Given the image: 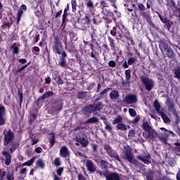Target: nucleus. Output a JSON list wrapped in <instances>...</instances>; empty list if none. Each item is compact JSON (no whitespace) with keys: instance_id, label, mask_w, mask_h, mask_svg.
Segmentation results:
<instances>
[{"instance_id":"obj_59","label":"nucleus","mask_w":180,"mask_h":180,"mask_svg":"<svg viewBox=\"0 0 180 180\" xmlns=\"http://www.w3.org/2000/svg\"><path fill=\"white\" fill-rule=\"evenodd\" d=\"M138 8H139V9H140V11H146V6H143V4H139Z\"/></svg>"},{"instance_id":"obj_26","label":"nucleus","mask_w":180,"mask_h":180,"mask_svg":"<svg viewBox=\"0 0 180 180\" xmlns=\"http://www.w3.org/2000/svg\"><path fill=\"white\" fill-rule=\"evenodd\" d=\"M154 105V108L155 109V110L158 112V113H159V115H160V113H162L161 111H160V109H161V105H160V103H158V101H155L153 103Z\"/></svg>"},{"instance_id":"obj_24","label":"nucleus","mask_w":180,"mask_h":180,"mask_svg":"<svg viewBox=\"0 0 180 180\" xmlns=\"http://www.w3.org/2000/svg\"><path fill=\"white\" fill-rule=\"evenodd\" d=\"M123 122V117L122 115H117V117L112 120V124H119V123H122Z\"/></svg>"},{"instance_id":"obj_49","label":"nucleus","mask_w":180,"mask_h":180,"mask_svg":"<svg viewBox=\"0 0 180 180\" xmlns=\"http://www.w3.org/2000/svg\"><path fill=\"white\" fill-rule=\"evenodd\" d=\"M117 34H118L119 37H120V39H123V33L122 32V30H120V27H119L118 28L117 27V32H116Z\"/></svg>"},{"instance_id":"obj_56","label":"nucleus","mask_w":180,"mask_h":180,"mask_svg":"<svg viewBox=\"0 0 180 180\" xmlns=\"http://www.w3.org/2000/svg\"><path fill=\"white\" fill-rule=\"evenodd\" d=\"M11 24L9 22H5L1 25V27H11Z\"/></svg>"},{"instance_id":"obj_21","label":"nucleus","mask_w":180,"mask_h":180,"mask_svg":"<svg viewBox=\"0 0 180 180\" xmlns=\"http://www.w3.org/2000/svg\"><path fill=\"white\" fill-rule=\"evenodd\" d=\"M166 105L169 110H174V101L171 100L170 98H167Z\"/></svg>"},{"instance_id":"obj_44","label":"nucleus","mask_w":180,"mask_h":180,"mask_svg":"<svg viewBox=\"0 0 180 180\" xmlns=\"http://www.w3.org/2000/svg\"><path fill=\"white\" fill-rule=\"evenodd\" d=\"M34 160H36V158H32L30 160H27L26 162L27 163V167H30L31 165H33V163L34 162Z\"/></svg>"},{"instance_id":"obj_46","label":"nucleus","mask_w":180,"mask_h":180,"mask_svg":"<svg viewBox=\"0 0 180 180\" xmlns=\"http://www.w3.org/2000/svg\"><path fill=\"white\" fill-rule=\"evenodd\" d=\"M0 116H5V106L0 104Z\"/></svg>"},{"instance_id":"obj_45","label":"nucleus","mask_w":180,"mask_h":180,"mask_svg":"<svg viewBox=\"0 0 180 180\" xmlns=\"http://www.w3.org/2000/svg\"><path fill=\"white\" fill-rule=\"evenodd\" d=\"M125 75H126V79L129 81V79H130V77H131V72L130 71V70H127L125 71Z\"/></svg>"},{"instance_id":"obj_55","label":"nucleus","mask_w":180,"mask_h":180,"mask_svg":"<svg viewBox=\"0 0 180 180\" xmlns=\"http://www.w3.org/2000/svg\"><path fill=\"white\" fill-rule=\"evenodd\" d=\"M63 171H64V168H63V167H60L59 169H58L56 170V172H57L58 176H61V174H63Z\"/></svg>"},{"instance_id":"obj_38","label":"nucleus","mask_w":180,"mask_h":180,"mask_svg":"<svg viewBox=\"0 0 180 180\" xmlns=\"http://www.w3.org/2000/svg\"><path fill=\"white\" fill-rule=\"evenodd\" d=\"M129 114L131 117H134L136 116L137 112H136V110L133 108H129Z\"/></svg>"},{"instance_id":"obj_12","label":"nucleus","mask_w":180,"mask_h":180,"mask_svg":"<svg viewBox=\"0 0 180 180\" xmlns=\"http://www.w3.org/2000/svg\"><path fill=\"white\" fill-rule=\"evenodd\" d=\"M23 11H25V12L27 11V6H26V5L25 4H22L20 6V10L18 11V15H17L18 25H19V22H20V18H22V15H23Z\"/></svg>"},{"instance_id":"obj_18","label":"nucleus","mask_w":180,"mask_h":180,"mask_svg":"<svg viewBox=\"0 0 180 180\" xmlns=\"http://www.w3.org/2000/svg\"><path fill=\"white\" fill-rule=\"evenodd\" d=\"M117 129L118 130H121L122 131H126V130H127V129H130V126L129 125H126L124 123H119L117 124Z\"/></svg>"},{"instance_id":"obj_62","label":"nucleus","mask_w":180,"mask_h":180,"mask_svg":"<svg viewBox=\"0 0 180 180\" xmlns=\"http://www.w3.org/2000/svg\"><path fill=\"white\" fill-rule=\"evenodd\" d=\"M41 151H43V149L41 148V147H37L35 148V153H37V154H40Z\"/></svg>"},{"instance_id":"obj_9","label":"nucleus","mask_w":180,"mask_h":180,"mask_svg":"<svg viewBox=\"0 0 180 180\" xmlns=\"http://www.w3.org/2000/svg\"><path fill=\"white\" fill-rule=\"evenodd\" d=\"M62 47L61 44H60V39H58V38H56L53 47L54 53L60 56L61 54L60 49H62Z\"/></svg>"},{"instance_id":"obj_11","label":"nucleus","mask_w":180,"mask_h":180,"mask_svg":"<svg viewBox=\"0 0 180 180\" xmlns=\"http://www.w3.org/2000/svg\"><path fill=\"white\" fill-rule=\"evenodd\" d=\"M86 167L87 168V170L92 174L96 172V166H95V164L91 160H87L86 161Z\"/></svg>"},{"instance_id":"obj_6","label":"nucleus","mask_w":180,"mask_h":180,"mask_svg":"<svg viewBox=\"0 0 180 180\" xmlns=\"http://www.w3.org/2000/svg\"><path fill=\"white\" fill-rule=\"evenodd\" d=\"M137 101V96L135 94H129L123 99V102L127 105H133V103H136Z\"/></svg>"},{"instance_id":"obj_23","label":"nucleus","mask_w":180,"mask_h":180,"mask_svg":"<svg viewBox=\"0 0 180 180\" xmlns=\"http://www.w3.org/2000/svg\"><path fill=\"white\" fill-rule=\"evenodd\" d=\"M165 51L166 53V56H167L169 58H172V57H174V51H172V49L170 47L165 49Z\"/></svg>"},{"instance_id":"obj_53","label":"nucleus","mask_w":180,"mask_h":180,"mask_svg":"<svg viewBox=\"0 0 180 180\" xmlns=\"http://www.w3.org/2000/svg\"><path fill=\"white\" fill-rule=\"evenodd\" d=\"M117 31V27H114L110 31V34L112 36H116V32Z\"/></svg>"},{"instance_id":"obj_15","label":"nucleus","mask_w":180,"mask_h":180,"mask_svg":"<svg viewBox=\"0 0 180 180\" xmlns=\"http://www.w3.org/2000/svg\"><path fill=\"white\" fill-rule=\"evenodd\" d=\"M13 136H4V146L6 147V146H9L12 141H13Z\"/></svg>"},{"instance_id":"obj_28","label":"nucleus","mask_w":180,"mask_h":180,"mask_svg":"<svg viewBox=\"0 0 180 180\" xmlns=\"http://www.w3.org/2000/svg\"><path fill=\"white\" fill-rule=\"evenodd\" d=\"M98 122H99L98 120V118H96V117H93L89 120H87L86 121L84 122V124H88V123H98Z\"/></svg>"},{"instance_id":"obj_2","label":"nucleus","mask_w":180,"mask_h":180,"mask_svg":"<svg viewBox=\"0 0 180 180\" xmlns=\"http://www.w3.org/2000/svg\"><path fill=\"white\" fill-rule=\"evenodd\" d=\"M125 159L127 160L130 164L134 165V167H140V162L134 158V155L131 153L130 148H125Z\"/></svg>"},{"instance_id":"obj_64","label":"nucleus","mask_w":180,"mask_h":180,"mask_svg":"<svg viewBox=\"0 0 180 180\" xmlns=\"http://www.w3.org/2000/svg\"><path fill=\"white\" fill-rule=\"evenodd\" d=\"M6 175V171H3L1 170V179H0V180H4V178H5V176Z\"/></svg>"},{"instance_id":"obj_47","label":"nucleus","mask_w":180,"mask_h":180,"mask_svg":"<svg viewBox=\"0 0 180 180\" xmlns=\"http://www.w3.org/2000/svg\"><path fill=\"white\" fill-rule=\"evenodd\" d=\"M59 65H60V67H66L67 63L65 62V59L64 58H62L60 59V61L59 62Z\"/></svg>"},{"instance_id":"obj_48","label":"nucleus","mask_w":180,"mask_h":180,"mask_svg":"<svg viewBox=\"0 0 180 180\" xmlns=\"http://www.w3.org/2000/svg\"><path fill=\"white\" fill-rule=\"evenodd\" d=\"M158 16L159 19L161 20V22H162V23H167L168 22V20H167V18H162V16L161 15V14H160V13H158Z\"/></svg>"},{"instance_id":"obj_43","label":"nucleus","mask_w":180,"mask_h":180,"mask_svg":"<svg viewBox=\"0 0 180 180\" xmlns=\"http://www.w3.org/2000/svg\"><path fill=\"white\" fill-rule=\"evenodd\" d=\"M4 136H13V132L11 129H4Z\"/></svg>"},{"instance_id":"obj_8","label":"nucleus","mask_w":180,"mask_h":180,"mask_svg":"<svg viewBox=\"0 0 180 180\" xmlns=\"http://www.w3.org/2000/svg\"><path fill=\"white\" fill-rule=\"evenodd\" d=\"M142 128L143 130H144V131L146 133H147L148 136H153L154 129H153V127H151V126L148 124V122H144L142 124Z\"/></svg>"},{"instance_id":"obj_50","label":"nucleus","mask_w":180,"mask_h":180,"mask_svg":"<svg viewBox=\"0 0 180 180\" xmlns=\"http://www.w3.org/2000/svg\"><path fill=\"white\" fill-rule=\"evenodd\" d=\"M6 123V120L4 118V116H0V126H4Z\"/></svg>"},{"instance_id":"obj_30","label":"nucleus","mask_w":180,"mask_h":180,"mask_svg":"<svg viewBox=\"0 0 180 180\" xmlns=\"http://www.w3.org/2000/svg\"><path fill=\"white\" fill-rule=\"evenodd\" d=\"M6 180H15V176L13 175V172H8L6 175Z\"/></svg>"},{"instance_id":"obj_22","label":"nucleus","mask_w":180,"mask_h":180,"mask_svg":"<svg viewBox=\"0 0 180 180\" xmlns=\"http://www.w3.org/2000/svg\"><path fill=\"white\" fill-rule=\"evenodd\" d=\"M36 165L37 167H38V168H41L43 169H44L46 163H44V161H43V159H39L36 162Z\"/></svg>"},{"instance_id":"obj_34","label":"nucleus","mask_w":180,"mask_h":180,"mask_svg":"<svg viewBox=\"0 0 180 180\" xmlns=\"http://www.w3.org/2000/svg\"><path fill=\"white\" fill-rule=\"evenodd\" d=\"M54 95V93L53 91H47L44 93V94L41 97V99H46L47 98H49L50 96H53Z\"/></svg>"},{"instance_id":"obj_39","label":"nucleus","mask_w":180,"mask_h":180,"mask_svg":"<svg viewBox=\"0 0 180 180\" xmlns=\"http://www.w3.org/2000/svg\"><path fill=\"white\" fill-rule=\"evenodd\" d=\"M71 5L72 12H75L77 11V0H71Z\"/></svg>"},{"instance_id":"obj_35","label":"nucleus","mask_w":180,"mask_h":180,"mask_svg":"<svg viewBox=\"0 0 180 180\" xmlns=\"http://www.w3.org/2000/svg\"><path fill=\"white\" fill-rule=\"evenodd\" d=\"M174 78H178L180 81V68L174 69Z\"/></svg>"},{"instance_id":"obj_25","label":"nucleus","mask_w":180,"mask_h":180,"mask_svg":"<svg viewBox=\"0 0 180 180\" xmlns=\"http://www.w3.org/2000/svg\"><path fill=\"white\" fill-rule=\"evenodd\" d=\"M159 47L162 51V53H164V51L165 50H167V49H169V47H168V44H167V43L165 42H160V44H159Z\"/></svg>"},{"instance_id":"obj_36","label":"nucleus","mask_w":180,"mask_h":180,"mask_svg":"<svg viewBox=\"0 0 180 180\" xmlns=\"http://www.w3.org/2000/svg\"><path fill=\"white\" fill-rule=\"evenodd\" d=\"M162 116V118L165 123H169L171 120L167 117V115L164 114L163 112L160 114Z\"/></svg>"},{"instance_id":"obj_13","label":"nucleus","mask_w":180,"mask_h":180,"mask_svg":"<svg viewBox=\"0 0 180 180\" xmlns=\"http://www.w3.org/2000/svg\"><path fill=\"white\" fill-rule=\"evenodd\" d=\"M60 155L63 158H67L70 155V152H68V148L66 146H63L60 150Z\"/></svg>"},{"instance_id":"obj_19","label":"nucleus","mask_w":180,"mask_h":180,"mask_svg":"<svg viewBox=\"0 0 180 180\" xmlns=\"http://www.w3.org/2000/svg\"><path fill=\"white\" fill-rule=\"evenodd\" d=\"M84 112H86V113H92V112H96L95 110V106L93 105H89L84 108H83Z\"/></svg>"},{"instance_id":"obj_29","label":"nucleus","mask_w":180,"mask_h":180,"mask_svg":"<svg viewBox=\"0 0 180 180\" xmlns=\"http://www.w3.org/2000/svg\"><path fill=\"white\" fill-rule=\"evenodd\" d=\"M87 1L86 6L89 9L90 12H92V9H94V2L92 0H86Z\"/></svg>"},{"instance_id":"obj_54","label":"nucleus","mask_w":180,"mask_h":180,"mask_svg":"<svg viewBox=\"0 0 180 180\" xmlns=\"http://www.w3.org/2000/svg\"><path fill=\"white\" fill-rule=\"evenodd\" d=\"M108 65L109 67H112L113 68H115V67H116V63L115 62V60H110L108 62Z\"/></svg>"},{"instance_id":"obj_4","label":"nucleus","mask_w":180,"mask_h":180,"mask_svg":"<svg viewBox=\"0 0 180 180\" xmlns=\"http://www.w3.org/2000/svg\"><path fill=\"white\" fill-rule=\"evenodd\" d=\"M141 81L146 86V89H147V91H151V89H153V87L154 86V81H153V79L147 77L141 76Z\"/></svg>"},{"instance_id":"obj_27","label":"nucleus","mask_w":180,"mask_h":180,"mask_svg":"<svg viewBox=\"0 0 180 180\" xmlns=\"http://www.w3.org/2000/svg\"><path fill=\"white\" fill-rule=\"evenodd\" d=\"M93 105L94 106L96 112V110H101V109H103V108L101 102L94 103Z\"/></svg>"},{"instance_id":"obj_33","label":"nucleus","mask_w":180,"mask_h":180,"mask_svg":"<svg viewBox=\"0 0 180 180\" xmlns=\"http://www.w3.org/2000/svg\"><path fill=\"white\" fill-rule=\"evenodd\" d=\"M11 49L13 50L14 54H19V47L16 46V44H13L11 46Z\"/></svg>"},{"instance_id":"obj_58","label":"nucleus","mask_w":180,"mask_h":180,"mask_svg":"<svg viewBox=\"0 0 180 180\" xmlns=\"http://www.w3.org/2000/svg\"><path fill=\"white\" fill-rule=\"evenodd\" d=\"M158 180H171L167 176H162L158 177Z\"/></svg>"},{"instance_id":"obj_52","label":"nucleus","mask_w":180,"mask_h":180,"mask_svg":"<svg viewBox=\"0 0 180 180\" xmlns=\"http://www.w3.org/2000/svg\"><path fill=\"white\" fill-rule=\"evenodd\" d=\"M26 172H27V168H21L20 170V175H26Z\"/></svg>"},{"instance_id":"obj_7","label":"nucleus","mask_w":180,"mask_h":180,"mask_svg":"<svg viewBox=\"0 0 180 180\" xmlns=\"http://www.w3.org/2000/svg\"><path fill=\"white\" fill-rule=\"evenodd\" d=\"M103 178H105V180H120V175L116 172H108L104 174Z\"/></svg>"},{"instance_id":"obj_1","label":"nucleus","mask_w":180,"mask_h":180,"mask_svg":"<svg viewBox=\"0 0 180 180\" xmlns=\"http://www.w3.org/2000/svg\"><path fill=\"white\" fill-rule=\"evenodd\" d=\"M99 164V167L102 170H96V175L100 176L101 178H103V176L109 172V162L101 160H100Z\"/></svg>"},{"instance_id":"obj_5","label":"nucleus","mask_w":180,"mask_h":180,"mask_svg":"<svg viewBox=\"0 0 180 180\" xmlns=\"http://www.w3.org/2000/svg\"><path fill=\"white\" fill-rule=\"evenodd\" d=\"M12 153L8 150V148H4L3 151L1 152V155L5 158L4 164L7 166L11 165V163L12 162Z\"/></svg>"},{"instance_id":"obj_32","label":"nucleus","mask_w":180,"mask_h":180,"mask_svg":"<svg viewBox=\"0 0 180 180\" xmlns=\"http://www.w3.org/2000/svg\"><path fill=\"white\" fill-rule=\"evenodd\" d=\"M108 41L111 47V50H112V51H115V50H116V46H115V39L108 37Z\"/></svg>"},{"instance_id":"obj_41","label":"nucleus","mask_w":180,"mask_h":180,"mask_svg":"<svg viewBox=\"0 0 180 180\" xmlns=\"http://www.w3.org/2000/svg\"><path fill=\"white\" fill-rule=\"evenodd\" d=\"M56 144V136H52L51 139L49 140V147H53Z\"/></svg>"},{"instance_id":"obj_14","label":"nucleus","mask_w":180,"mask_h":180,"mask_svg":"<svg viewBox=\"0 0 180 180\" xmlns=\"http://www.w3.org/2000/svg\"><path fill=\"white\" fill-rule=\"evenodd\" d=\"M136 158H137V160H139V161H142V162H143V164H146L147 165H148L151 163V162H150V160H148V158H151V156H150V155H148L146 158H144L141 155H137Z\"/></svg>"},{"instance_id":"obj_10","label":"nucleus","mask_w":180,"mask_h":180,"mask_svg":"<svg viewBox=\"0 0 180 180\" xmlns=\"http://www.w3.org/2000/svg\"><path fill=\"white\" fill-rule=\"evenodd\" d=\"M76 141L77 143H79L81 144L82 147H88V145L89 144V141H88V139L81 136H76Z\"/></svg>"},{"instance_id":"obj_16","label":"nucleus","mask_w":180,"mask_h":180,"mask_svg":"<svg viewBox=\"0 0 180 180\" xmlns=\"http://www.w3.org/2000/svg\"><path fill=\"white\" fill-rule=\"evenodd\" d=\"M101 119H102V120H103L105 130H107V131H110V133H112V125L110 124V123H109V122H108V120H106V118H105V117H102Z\"/></svg>"},{"instance_id":"obj_42","label":"nucleus","mask_w":180,"mask_h":180,"mask_svg":"<svg viewBox=\"0 0 180 180\" xmlns=\"http://www.w3.org/2000/svg\"><path fill=\"white\" fill-rule=\"evenodd\" d=\"M139 122H140V115H138L132 121H131V124H137Z\"/></svg>"},{"instance_id":"obj_61","label":"nucleus","mask_w":180,"mask_h":180,"mask_svg":"<svg viewBox=\"0 0 180 180\" xmlns=\"http://www.w3.org/2000/svg\"><path fill=\"white\" fill-rule=\"evenodd\" d=\"M91 147H92V150H93L94 153H96L98 151V145L92 144Z\"/></svg>"},{"instance_id":"obj_40","label":"nucleus","mask_w":180,"mask_h":180,"mask_svg":"<svg viewBox=\"0 0 180 180\" xmlns=\"http://www.w3.org/2000/svg\"><path fill=\"white\" fill-rule=\"evenodd\" d=\"M86 92H79L77 94V98L79 99H84V98H86Z\"/></svg>"},{"instance_id":"obj_31","label":"nucleus","mask_w":180,"mask_h":180,"mask_svg":"<svg viewBox=\"0 0 180 180\" xmlns=\"http://www.w3.org/2000/svg\"><path fill=\"white\" fill-rule=\"evenodd\" d=\"M110 98L112 99H117L119 98V93L117 91H112L110 94Z\"/></svg>"},{"instance_id":"obj_63","label":"nucleus","mask_w":180,"mask_h":180,"mask_svg":"<svg viewBox=\"0 0 180 180\" xmlns=\"http://www.w3.org/2000/svg\"><path fill=\"white\" fill-rule=\"evenodd\" d=\"M51 78L48 77L45 79V84H51Z\"/></svg>"},{"instance_id":"obj_57","label":"nucleus","mask_w":180,"mask_h":180,"mask_svg":"<svg viewBox=\"0 0 180 180\" xmlns=\"http://www.w3.org/2000/svg\"><path fill=\"white\" fill-rule=\"evenodd\" d=\"M56 82L58 84V85H63V84H64V81H63V79L58 77L56 79Z\"/></svg>"},{"instance_id":"obj_20","label":"nucleus","mask_w":180,"mask_h":180,"mask_svg":"<svg viewBox=\"0 0 180 180\" xmlns=\"http://www.w3.org/2000/svg\"><path fill=\"white\" fill-rule=\"evenodd\" d=\"M122 33L123 37H126V39H130V33L123 25H122Z\"/></svg>"},{"instance_id":"obj_60","label":"nucleus","mask_w":180,"mask_h":180,"mask_svg":"<svg viewBox=\"0 0 180 180\" xmlns=\"http://www.w3.org/2000/svg\"><path fill=\"white\" fill-rule=\"evenodd\" d=\"M77 179H78V180H86V178H85V176H84V174H79L77 176Z\"/></svg>"},{"instance_id":"obj_37","label":"nucleus","mask_w":180,"mask_h":180,"mask_svg":"<svg viewBox=\"0 0 180 180\" xmlns=\"http://www.w3.org/2000/svg\"><path fill=\"white\" fill-rule=\"evenodd\" d=\"M53 164V165H55V167H60V165H61V161L60 160V158H55Z\"/></svg>"},{"instance_id":"obj_51","label":"nucleus","mask_w":180,"mask_h":180,"mask_svg":"<svg viewBox=\"0 0 180 180\" xmlns=\"http://www.w3.org/2000/svg\"><path fill=\"white\" fill-rule=\"evenodd\" d=\"M135 62H136V58H131L127 60V64L128 65H131V64H134V63Z\"/></svg>"},{"instance_id":"obj_17","label":"nucleus","mask_w":180,"mask_h":180,"mask_svg":"<svg viewBox=\"0 0 180 180\" xmlns=\"http://www.w3.org/2000/svg\"><path fill=\"white\" fill-rule=\"evenodd\" d=\"M11 146V147L8 149V151L11 153V154L19 148V143L18 142L12 143Z\"/></svg>"},{"instance_id":"obj_3","label":"nucleus","mask_w":180,"mask_h":180,"mask_svg":"<svg viewBox=\"0 0 180 180\" xmlns=\"http://www.w3.org/2000/svg\"><path fill=\"white\" fill-rule=\"evenodd\" d=\"M104 150L106 151L107 154L111 158H115L117 161H119V162H120V157H119V155L117 154V153H116L115 151V150H113L112 148V147H110V146L109 145H105L104 146Z\"/></svg>"}]
</instances>
